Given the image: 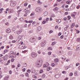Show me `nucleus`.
Instances as JSON below:
<instances>
[{"instance_id": "f257e3e1", "label": "nucleus", "mask_w": 80, "mask_h": 80, "mask_svg": "<svg viewBox=\"0 0 80 80\" xmlns=\"http://www.w3.org/2000/svg\"><path fill=\"white\" fill-rule=\"evenodd\" d=\"M43 63V60H41V61H38V62L37 65L38 67H40L42 65V63Z\"/></svg>"}, {"instance_id": "f03ea898", "label": "nucleus", "mask_w": 80, "mask_h": 80, "mask_svg": "<svg viewBox=\"0 0 80 80\" xmlns=\"http://www.w3.org/2000/svg\"><path fill=\"white\" fill-rule=\"evenodd\" d=\"M23 36L22 35L19 36L18 37V40L20 42H22V40H23Z\"/></svg>"}, {"instance_id": "7ed1b4c3", "label": "nucleus", "mask_w": 80, "mask_h": 80, "mask_svg": "<svg viewBox=\"0 0 80 80\" xmlns=\"http://www.w3.org/2000/svg\"><path fill=\"white\" fill-rule=\"evenodd\" d=\"M37 40V38H31L29 39V41L31 43H33V42H34L35 41Z\"/></svg>"}, {"instance_id": "20e7f679", "label": "nucleus", "mask_w": 80, "mask_h": 80, "mask_svg": "<svg viewBox=\"0 0 80 80\" xmlns=\"http://www.w3.org/2000/svg\"><path fill=\"white\" fill-rule=\"evenodd\" d=\"M46 43H47V41L45 40H43L42 42L41 43V47H44L45 45V44H46Z\"/></svg>"}, {"instance_id": "39448f33", "label": "nucleus", "mask_w": 80, "mask_h": 80, "mask_svg": "<svg viewBox=\"0 0 80 80\" xmlns=\"http://www.w3.org/2000/svg\"><path fill=\"white\" fill-rule=\"evenodd\" d=\"M36 11L37 12H42V9L40 8H37L36 9Z\"/></svg>"}, {"instance_id": "423d86ee", "label": "nucleus", "mask_w": 80, "mask_h": 80, "mask_svg": "<svg viewBox=\"0 0 80 80\" xmlns=\"http://www.w3.org/2000/svg\"><path fill=\"white\" fill-rule=\"evenodd\" d=\"M31 56L32 58H35L37 56V53H35L34 52H32L31 53Z\"/></svg>"}, {"instance_id": "0eeeda50", "label": "nucleus", "mask_w": 80, "mask_h": 80, "mask_svg": "<svg viewBox=\"0 0 80 80\" xmlns=\"http://www.w3.org/2000/svg\"><path fill=\"white\" fill-rule=\"evenodd\" d=\"M10 5L12 7H14V6L16 5V2L15 1L12 2V1Z\"/></svg>"}, {"instance_id": "6e6552de", "label": "nucleus", "mask_w": 80, "mask_h": 80, "mask_svg": "<svg viewBox=\"0 0 80 80\" xmlns=\"http://www.w3.org/2000/svg\"><path fill=\"white\" fill-rule=\"evenodd\" d=\"M6 31L8 33H10L11 32V30L9 28L7 29Z\"/></svg>"}, {"instance_id": "1a4fd4ad", "label": "nucleus", "mask_w": 80, "mask_h": 80, "mask_svg": "<svg viewBox=\"0 0 80 80\" xmlns=\"http://www.w3.org/2000/svg\"><path fill=\"white\" fill-rule=\"evenodd\" d=\"M22 31L20 30L18 31H17L16 33L17 34H18V35H19V34L22 33Z\"/></svg>"}, {"instance_id": "9d476101", "label": "nucleus", "mask_w": 80, "mask_h": 80, "mask_svg": "<svg viewBox=\"0 0 80 80\" xmlns=\"http://www.w3.org/2000/svg\"><path fill=\"white\" fill-rule=\"evenodd\" d=\"M76 50H80V45L78 46L77 47Z\"/></svg>"}, {"instance_id": "9b49d317", "label": "nucleus", "mask_w": 80, "mask_h": 80, "mask_svg": "<svg viewBox=\"0 0 80 80\" xmlns=\"http://www.w3.org/2000/svg\"><path fill=\"white\" fill-rule=\"evenodd\" d=\"M8 58V55H6L4 57V60H7V59Z\"/></svg>"}, {"instance_id": "f8f14e48", "label": "nucleus", "mask_w": 80, "mask_h": 80, "mask_svg": "<svg viewBox=\"0 0 80 80\" xmlns=\"http://www.w3.org/2000/svg\"><path fill=\"white\" fill-rule=\"evenodd\" d=\"M48 12L47 11L43 13L44 16H47V15H48Z\"/></svg>"}, {"instance_id": "ddd939ff", "label": "nucleus", "mask_w": 80, "mask_h": 80, "mask_svg": "<svg viewBox=\"0 0 80 80\" xmlns=\"http://www.w3.org/2000/svg\"><path fill=\"white\" fill-rule=\"evenodd\" d=\"M55 77L56 78H60V75L59 74L56 75H55Z\"/></svg>"}, {"instance_id": "4468645a", "label": "nucleus", "mask_w": 80, "mask_h": 80, "mask_svg": "<svg viewBox=\"0 0 80 80\" xmlns=\"http://www.w3.org/2000/svg\"><path fill=\"white\" fill-rule=\"evenodd\" d=\"M19 49H23V47H22V45H20L18 47Z\"/></svg>"}, {"instance_id": "2eb2a0df", "label": "nucleus", "mask_w": 80, "mask_h": 80, "mask_svg": "<svg viewBox=\"0 0 80 80\" xmlns=\"http://www.w3.org/2000/svg\"><path fill=\"white\" fill-rule=\"evenodd\" d=\"M42 29V27L41 26H39L37 28V30H38L39 31V30H41Z\"/></svg>"}, {"instance_id": "dca6fc26", "label": "nucleus", "mask_w": 80, "mask_h": 80, "mask_svg": "<svg viewBox=\"0 0 80 80\" xmlns=\"http://www.w3.org/2000/svg\"><path fill=\"white\" fill-rule=\"evenodd\" d=\"M8 79V76H6L4 78V80H7Z\"/></svg>"}, {"instance_id": "f3484780", "label": "nucleus", "mask_w": 80, "mask_h": 80, "mask_svg": "<svg viewBox=\"0 0 80 80\" xmlns=\"http://www.w3.org/2000/svg\"><path fill=\"white\" fill-rule=\"evenodd\" d=\"M12 31H15V30H16V27H14L12 28Z\"/></svg>"}, {"instance_id": "a211bd4d", "label": "nucleus", "mask_w": 80, "mask_h": 80, "mask_svg": "<svg viewBox=\"0 0 80 80\" xmlns=\"http://www.w3.org/2000/svg\"><path fill=\"white\" fill-rule=\"evenodd\" d=\"M77 41L78 42H80V38H78L77 39Z\"/></svg>"}, {"instance_id": "6ab92c4d", "label": "nucleus", "mask_w": 80, "mask_h": 80, "mask_svg": "<svg viewBox=\"0 0 80 80\" xmlns=\"http://www.w3.org/2000/svg\"><path fill=\"white\" fill-rule=\"evenodd\" d=\"M54 62H56V63H57V62H58V59H55L54 61Z\"/></svg>"}, {"instance_id": "aec40b11", "label": "nucleus", "mask_w": 80, "mask_h": 80, "mask_svg": "<svg viewBox=\"0 0 80 80\" xmlns=\"http://www.w3.org/2000/svg\"><path fill=\"white\" fill-rule=\"evenodd\" d=\"M73 75V73H72V72H70L69 74V75L70 77H72V76Z\"/></svg>"}, {"instance_id": "412c9836", "label": "nucleus", "mask_w": 80, "mask_h": 80, "mask_svg": "<svg viewBox=\"0 0 80 80\" xmlns=\"http://www.w3.org/2000/svg\"><path fill=\"white\" fill-rule=\"evenodd\" d=\"M56 43H57L56 42H53L52 44V45H55L56 44Z\"/></svg>"}, {"instance_id": "4be33fe9", "label": "nucleus", "mask_w": 80, "mask_h": 80, "mask_svg": "<svg viewBox=\"0 0 80 80\" xmlns=\"http://www.w3.org/2000/svg\"><path fill=\"white\" fill-rule=\"evenodd\" d=\"M9 38L11 39V40H12L13 39V36L12 35H10L9 36Z\"/></svg>"}, {"instance_id": "5701e85b", "label": "nucleus", "mask_w": 80, "mask_h": 80, "mask_svg": "<svg viewBox=\"0 0 80 80\" xmlns=\"http://www.w3.org/2000/svg\"><path fill=\"white\" fill-rule=\"evenodd\" d=\"M72 7L73 8V9H74L75 7V5L74 4H72Z\"/></svg>"}, {"instance_id": "b1692460", "label": "nucleus", "mask_w": 80, "mask_h": 80, "mask_svg": "<svg viewBox=\"0 0 80 80\" xmlns=\"http://www.w3.org/2000/svg\"><path fill=\"white\" fill-rule=\"evenodd\" d=\"M25 44H23L22 46V47H23V48L24 49L25 48H27V47H25Z\"/></svg>"}, {"instance_id": "393cba45", "label": "nucleus", "mask_w": 80, "mask_h": 80, "mask_svg": "<svg viewBox=\"0 0 80 80\" xmlns=\"http://www.w3.org/2000/svg\"><path fill=\"white\" fill-rule=\"evenodd\" d=\"M23 65L24 67H27V64L26 63H24Z\"/></svg>"}, {"instance_id": "a878e982", "label": "nucleus", "mask_w": 80, "mask_h": 80, "mask_svg": "<svg viewBox=\"0 0 80 80\" xmlns=\"http://www.w3.org/2000/svg\"><path fill=\"white\" fill-rule=\"evenodd\" d=\"M66 3H67L69 5V4H70V3H71V2L68 0L67 2H66Z\"/></svg>"}, {"instance_id": "bb28decb", "label": "nucleus", "mask_w": 80, "mask_h": 80, "mask_svg": "<svg viewBox=\"0 0 80 80\" xmlns=\"http://www.w3.org/2000/svg\"><path fill=\"white\" fill-rule=\"evenodd\" d=\"M45 75L43 74L42 75V78H45Z\"/></svg>"}, {"instance_id": "cd10ccee", "label": "nucleus", "mask_w": 80, "mask_h": 80, "mask_svg": "<svg viewBox=\"0 0 80 80\" xmlns=\"http://www.w3.org/2000/svg\"><path fill=\"white\" fill-rule=\"evenodd\" d=\"M9 13H13V11L12 10V9L10 10V11L8 12Z\"/></svg>"}, {"instance_id": "c85d7f7f", "label": "nucleus", "mask_w": 80, "mask_h": 80, "mask_svg": "<svg viewBox=\"0 0 80 80\" xmlns=\"http://www.w3.org/2000/svg\"><path fill=\"white\" fill-rule=\"evenodd\" d=\"M61 22V20L60 19H59L57 20V22L58 23H60Z\"/></svg>"}, {"instance_id": "c756f323", "label": "nucleus", "mask_w": 80, "mask_h": 80, "mask_svg": "<svg viewBox=\"0 0 80 80\" xmlns=\"http://www.w3.org/2000/svg\"><path fill=\"white\" fill-rule=\"evenodd\" d=\"M25 13H30V11H27L26 10V9H25Z\"/></svg>"}, {"instance_id": "7c9ffc66", "label": "nucleus", "mask_w": 80, "mask_h": 80, "mask_svg": "<svg viewBox=\"0 0 80 80\" xmlns=\"http://www.w3.org/2000/svg\"><path fill=\"white\" fill-rule=\"evenodd\" d=\"M25 75L26 77H29V75L28 74V72L25 73Z\"/></svg>"}, {"instance_id": "2f4dec72", "label": "nucleus", "mask_w": 80, "mask_h": 80, "mask_svg": "<svg viewBox=\"0 0 80 80\" xmlns=\"http://www.w3.org/2000/svg\"><path fill=\"white\" fill-rule=\"evenodd\" d=\"M68 20H70V18H71V16H68Z\"/></svg>"}, {"instance_id": "473e14b6", "label": "nucleus", "mask_w": 80, "mask_h": 80, "mask_svg": "<svg viewBox=\"0 0 80 80\" xmlns=\"http://www.w3.org/2000/svg\"><path fill=\"white\" fill-rule=\"evenodd\" d=\"M74 26H75V23L72 24V25L71 26V27L72 28H73Z\"/></svg>"}, {"instance_id": "72a5a7b5", "label": "nucleus", "mask_w": 80, "mask_h": 80, "mask_svg": "<svg viewBox=\"0 0 80 80\" xmlns=\"http://www.w3.org/2000/svg\"><path fill=\"white\" fill-rule=\"evenodd\" d=\"M20 20L21 22H22V21H23V18H21L20 19Z\"/></svg>"}, {"instance_id": "f704fd0d", "label": "nucleus", "mask_w": 80, "mask_h": 80, "mask_svg": "<svg viewBox=\"0 0 80 80\" xmlns=\"http://www.w3.org/2000/svg\"><path fill=\"white\" fill-rule=\"evenodd\" d=\"M38 4H42V2H40V0H38Z\"/></svg>"}, {"instance_id": "c9c22d12", "label": "nucleus", "mask_w": 80, "mask_h": 80, "mask_svg": "<svg viewBox=\"0 0 80 80\" xmlns=\"http://www.w3.org/2000/svg\"><path fill=\"white\" fill-rule=\"evenodd\" d=\"M52 47H49L48 48V50H52Z\"/></svg>"}, {"instance_id": "e433bc0d", "label": "nucleus", "mask_w": 80, "mask_h": 80, "mask_svg": "<svg viewBox=\"0 0 80 80\" xmlns=\"http://www.w3.org/2000/svg\"><path fill=\"white\" fill-rule=\"evenodd\" d=\"M80 65L79 63H77L76 64V67H78V66L79 65Z\"/></svg>"}, {"instance_id": "4c0bfd02", "label": "nucleus", "mask_w": 80, "mask_h": 80, "mask_svg": "<svg viewBox=\"0 0 80 80\" xmlns=\"http://www.w3.org/2000/svg\"><path fill=\"white\" fill-rule=\"evenodd\" d=\"M27 2L25 3L24 4V6H25V7H27Z\"/></svg>"}, {"instance_id": "58836bf2", "label": "nucleus", "mask_w": 80, "mask_h": 80, "mask_svg": "<svg viewBox=\"0 0 80 80\" xmlns=\"http://www.w3.org/2000/svg\"><path fill=\"white\" fill-rule=\"evenodd\" d=\"M44 67L46 68V67H47L48 66H47V65L46 64H45L44 65Z\"/></svg>"}, {"instance_id": "ea45409f", "label": "nucleus", "mask_w": 80, "mask_h": 80, "mask_svg": "<svg viewBox=\"0 0 80 80\" xmlns=\"http://www.w3.org/2000/svg\"><path fill=\"white\" fill-rule=\"evenodd\" d=\"M47 70L48 71L50 70V67H48L47 68Z\"/></svg>"}, {"instance_id": "a19ab883", "label": "nucleus", "mask_w": 80, "mask_h": 80, "mask_svg": "<svg viewBox=\"0 0 80 80\" xmlns=\"http://www.w3.org/2000/svg\"><path fill=\"white\" fill-rule=\"evenodd\" d=\"M52 53V52H48V55H50Z\"/></svg>"}, {"instance_id": "79ce46f5", "label": "nucleus", "mask_w": 80, "mask_h": 80, "mask_svg": "<svg viewBox=\"0 0 80 80\" xmlns=\"http://www.w3.org/2000/svg\"><path fill=\"white\" fill-rule=\"evenodd\" d=\"M8 51V49H5L4 51V53H7Z\"/></svg>"}, {"instance_id": "37998d69", "label": "nucleus", "mask_w": 80, "mask_h": 80, "mask_svg": "<svg viewBox=\"0 0 80 80\" xmlns=\"http://www.w3.org/2000/svg\"><path fill=\"white\" fill-rule=\"evenodd\" d=\"M48 20H49V18H47L46 19V21L48 22Z\"/></svg>"}, {"instance_id": "c03bdc74", "label": "nucleus", "mask_w": 80, "mask_h": 80, "mask_svg": "<svg viewBox=\"0 0 80 80\" xmlns=\"http://www.w3.org/2000/svg\"><path fill=\"white\" fill-rule=\"evenodd\" d=\"M14 62V58H12L11 59V62Z\"/></svg>"}, {"instance_id": "a18cd8bd", "label": "nucleus", "mask_w": 80, "mask_h": 80, "mask_svg": "<svg viewBox=\"0 0 80 80\" xmlns=\"http://www.w3.org/2000/svg\"><path fill=\"white\" fill-rule=\"evenodd\" d=\"M46 22H47L46 21H43L42 23H43V24H45Z\"/></svg>"}, {"instance_id": "49530a36", "label": "nucleus", "mask_w": 80, "mask_h": 80, "mask_svg": "<svg viewBox=\"0 0 80 80\" xmlns=\"http://www.w3.org/2000/svg\"><path fill=\"white\" fill-rule=\"evenodd\" d=\"M62 73H63L64 74H65L66 73V72L63 71L62 72Z\"/></svg>"}, {"instance_id": "de8ad7c7", "label": "nucleus", "mask_w": 80, "mask_h": 80, "mask_svg": "<svg viewBox=\"0 0 80 80\" xmlns=\"http://www.w3.org/2000/svg\"><path fill=\"white\" fill-rule=\"evenodd\" d=\"M38 53H39V54H40L41 53V51H38Z\"/></svg>"}, {"instance_id": "09e8293b", "label": "nucleus", "mask_w": 80, "mask_h": 80, "mask_svg": "<svg viewBox=\"0 0 80 80\" xmlns=\"http://www.w3.org/2000/svg\"><path fill=\"white\" fill-rule=\"evenodd\" d=\"M27 72L28 73H30V69L28 70Z\"/></svg>"}, {"instance_id": "8fccbe9b", "label": "nucleus", "mask_w": 80, "mask_h": 80, "mask_svg": "<svg viewBox=\"0 0 80 80\" xmlns=\"http://www.w3.org/2000/svg\"><path fill=\"white\" fill-rule=\"evenodd\" d=\"M29 23H32L33 22V21L32 20H31L29 21Z\"/></svg>"}, {"instance_id": "3c124183", "label": "nucleus", "mask_w": 80, "mask_h": 80, "mask_svg": "<svg viewBox=\"0 0 80 80\" xmlns=\"http://www.w3.org/2000/svg\"><path fill=\"white\" fill-rule=\"evenodd\" d=\"M68 33V32H65V35L67 36V35H68V34L67 33Z\"/></svg>"}, {"instance_id": "603ef678", "label": "nucleus", "mask_w": 80, "mask_h": 80, "mask_svg": "<svg viewBox=\"0 0 80 80\" xmlns=\"http://www.w3.org/2000/svg\"><path fill=\"white\" fill-rule=\"evenodd\" d=\"M43 72V70H40V73H42V72Z\"/></svg>"}, {"instance_id": "864d4df0", "label": "nucleus", "mask_w": 80, "mask_h": 80, "mask_svg": "<svg viewBox=\"0 0 80 80\" xmlns=\"http://www.w3.org/2000/svg\"><path fill=\"white\" fill-rule=\"evenodd\" d=\"M62 35V33H61V32H59L58 34V36H60V35Z\"/></svg>"}, {"instance_id": "5fc2aeb1", "label": "nucleus", "mask_w": 80, "mask_h": 80, "mask_svg": "<svg viewBox=\"0 0 80 80\" xmlns=\"http://www.w3.org/2000/svg\"><path fill=\"white\" fill-rule=\"evenodd\" d=\"M21 11H22V10H21V9L19 10L18 12V13H20V12H21Z\"/></svg>"}, {"instance_id": "6e6d98bb", "label": "nucleus", "mask_w": 80, "mask_h": 80, "mask_svg": "<svg viewBox=\"0 0 80 80\" xmlns=\"http://www.w3.org/2000/svg\"><path fill=\"white\" fill-rule=\"evenodd\" d=\"M46 64L47 65L48 67V66H49V65H50V64H49V63H48V62L46 63Z\"/></svg>"}, {"instance_id": "4d7b16f0", "label": "nucleus", "mask_w": 80, "mask_h": 80, "mask_svg": "<svg viewBox=\"0 0 80 80\" xmlns=\"http://www.w3.org/2000/svg\"><path fill=\"white\" fill-rule=\"evenodd\" d=\"M63 20H64V21H66V20H67V18H63Z\"/></svg>"}, {"instance_id": "13d9d810", "label": "nucleus", "mask_w": 80, "mask_h": 80, "mask_svg": "<svg viewBox=\"0 0 80 80\" xmlns=\"http://www.w3.org/2000/svg\"><path fill=\"white\" fill-rule=\"evenodd\" d=\"M34 13H32L31 14H30V16H32V15H34Z\"/></svg>"}, {"instance_id": "bf43d9fd", "label": "nucleus", "mask_w": 80, "mask_h": 80, "mask_svg": "<svg viewBox=\"0 0 80 80\" xmlns=\"http://www.w3.org/2000/svg\"><path fill=\"white\" fill-rule=\"evenodd\" d=\"M55 65V64L53 63L52 64H51V66H52V67H54V66Z\"/></svg>"}, {"instance_id": "052dcab7", "label": "nucleus", "mask_w": 80, "mask_h": 80, "mask_svg": "<svg viewBox=\"0 0 80 80\" xmlns=\"http://www.w3.org/2000/svg\"><path fill=\"white\" fill-rule=\"evenodd\" d=\"M42 39V37H39L38 38V40H41Z\"/></svg>"}, {"instance_id": "680f3d73", "label": "nucleus", "mask_w": 80, "mask_h": 80, "mask_svg": "<svg viewBox=\"0 0 80 80\" xmlns=\"http://www.w3.org/2000/svg\"><path fill=\"white\" fill-rule=\"evenodd\" d=\"M52 17H55V14H52Z\"/></svg>"}, {"instance_id": "e2e57ef3", "label": "nucleus", "mask_w": 80, "mask_h": 80, "mask_svg": "<svg viewBox=\"0 0 80 80\" xmlns=\"http://www.w3.org/2000/svg\"><path fill=\"white\" fill-rule=\"evenodd\" d=\"M63 38V35H62L61 36V37H60V38L61 39H62V38Z\"/></svg>"}, {"instance_id": "0e129e2a", "label": "nucleus", "mask_w": 80, "mask_h": 80, "mask_svg": "<svg viewBox=\"0 0 80 80\" xmlns=\"http://www.w3.org/2000/svg\"><path fill=\"white\" fill-rule=\"evenodd\" d=\"M24 17H27V13H26L24 15Z\"/></svg>"}, {"instance_id": "69168bd1", "label": "nucleus", "mask_w": 80, "mask_h": 80, "mask_svg": "<svg viewBox=\"0 0 80 80\" xmlns=\"http://www.w3.org/2000/svg\"><path fill=\"white\" fill-rule=\"evenodd\" d=\"M80 33V31L78 30L77 31V33Z\"/></svg>"}, {"instance_id": "338daca9", "label": "nucleus", "mask_w": 80, "mask_h": 80, "mask_svg": "<svg viewBox=\"0 0 80 80\" xmlns=\"http://www.w3.org/2000/svg\"><path fill=\"white\" fill-rule=\"evenodd\" d=\"M78 70H80V66L78 67Z\"/></svg>"}, {"instance_id": "774afa93", "label": "nucleus", "mask_w": 80, "mask_h": 80, "mask_svg": "<svg viewBox=\"0 0 80 80\" xmlns=\"http://www.w3.org/2000/svg\"><path fill=\"white\" fill-rule=\"evenodd\" d=\"M23 72H25V68H24L22 70Z\"/></svg>"}]
</instances>
